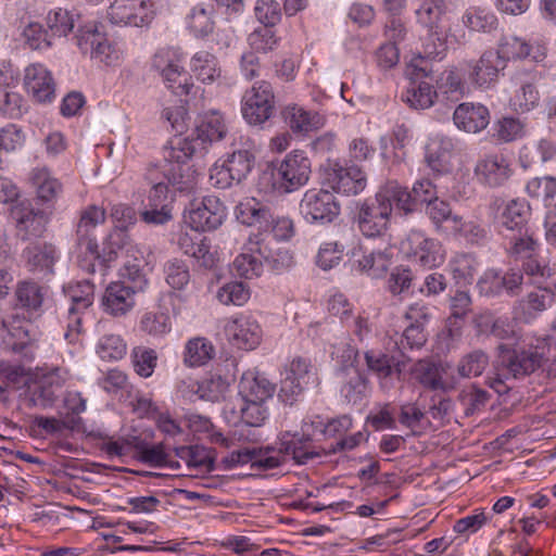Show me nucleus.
Instances as JSON below:
<instances>
[{"instance_id":"nucleus-60","label":"nucleus","mask_w":556,"mask_h":556,"mask_svg":"<svg viewBox=\"0 0 556 556\" xmlns=\"http://www.w3.org/2000/svg\"><path fill=\"white\" fill-rule=\"evenodd\" d=\"M526 191L530 197L541 199L545 206H549L556 197V178L535 177L528 181Z\"/></svg>"},{"instance_id":"nucleus-43","label":"nucleus","mask_w":556,"mask_h":556,"mask_svg":"<svg viewBox=\"0 0 556 556\" xmlns=\"http://www.w3.org/2000/svg\"><path fill=\"white\" fill-rule=\"evenodd\" d=\"M275 392V384L264 375L257 374L254 377H243L240 383V394L247 401L265 402Z\"/></svg>"},{"instance_id":"nucleus-58","label":"nucleus","mask_w":556,"mask_h":556,"mask_svg":"<svg viewBox=\"0 0 556 556\" xmlns=\"http://www.w3.org/2000/svg\"><path fill=\"white\" fill-rule=\"evenodd\" d=\"M489 365V356L482 350H475L464 355L458 365L457 372L463 378L482 375Z\"/></svg>"},{"instance_id":"nucleus-11","label":"nucleus","mask_w":556,"mask_h":556,"mask_svg":"<svg viewBox=\"0 0 556 556\" xmlns=\"http://www.w3.org/2000/svg\"><path fill=\"white\" fill-rule=\"evenodd\" d=\"M460 66L468 71V78L473 87L489 89L496 84L500 73L506 67V60L501 51L490 49L479 60L464 61Z\"/></svg>"},{"instance_id":"nucleus-12","label":"nucleus","mask_w":556,"mask_h":556,"mask_svg":"<svg viewBox=\"0 0 556 556\" xmlns=\"http://www.w3.org/2000/svg\"><path fill=\"white\" fill-rule=\"evenodd\" d=\"M226 217V208L215 195H206L190 202L186 222L195 231H208L218 228Z\"/></svg>"},{"instance_id":"nucleus-51","label":"nucleus","mask_w":556,"mask_h":556,"mask_svg":"<svg viewBox=\"0 0 556 556\" xmlns=\"http://www.w3.org/2000/svg\"><path fill=\"white\" fill-rule=\"evenodd\" d=\"M108 256L104 261H112L118 256V254H125L126 257L140 253V249L135 245L126 229L115 228L108 237L106 247Z\"/></svg>"},{"instance_id":"nucleus-45","label":"nucleus","mask_w":556,"mask_h":556,"mask_svg":"<svg viewBox=\"0 0 556 556\" xmlns=\"http://www.w3.org/2000/svg\"><path fill=\"white\" fill-rule=\"evenodd\" d=\"M426 215L429 217L435 231L440 233H450L454 225V218L458 215L454 214L448 202L439 198L426 206Z\"/></svg>"},{"instance_id":"nucleus-6","label":"nucleus","mask_w":556,"mask_h":556,"mask_svg":"<svg viewBox=\"0 0 556 556\" xmlns=\"http://www.w3.org/2000/svg\"><path fill=\"white\" fill-rule=\"evenodd\" d=\"M182 62V53L173 47L159 49L151 62L152 68L160 74L166 87L179 97L189 94L193 88Z\"/></svg>"},{"instance_id":"nucleus-44","label":"nucleus","mask_w":556,"mask_h":556,"mask_svg":"<svg viewBox=\"0 0 556 556\" xmlns=\"http://www.w3.org/2000/svg\"><path fill=\"white\" fill-rule=\"evenodd\" d=\"M215 355V348L205 338L190 339L185 346L184 363L189 367L205 365Z\"/></svg>"},{"instance_id":"nucleus-31","label":"nucleus","mask_w":556,"mask_h":556,"mask_svg":"<svg viewBox=\"0 0 556 556\" xmlns=\"http://www.w3.org/2000/svg\"><path fill=\"white\" fill-rule=\"evenodd\" d=\"M464 71L463 66L443 71L437 80V98L441 97L450 102H457L464 98L468 90Z\"/></svg>"},{"instance_id":"nucleus-30","label":"nucleus","mask_w":556,"mask_h":556,"mask_svg":"<svg viewBox=\"0 0 556 556\" xmlns=\"http://www.w3.org/2000/svg\"><path fill=\"white\" fill-rule=\"evenodd\" d=\"M240 139V147L235 146L230 153L220 157L237 179V184L248 177L255 163L254 142L250 138L241 137Z\"/></svg>"},{"instance_id":"nucleus-13","label":"nucleus","mask_w":556,"mask_h":556,"mask_svg":"<svg viewBox=\"0 0 556 556\" xmlns=\"http://www.w3.org/2000/svg\"><path fill=\"white\" fill-rule=\"evenodd\" d=\"M273 448V456L280 458L279 466L285 464L289 458L293 459L296 464L305 465L309 460L321 455L320 447L313 443L309 435L302 433H286L283 434Z\"/></svg>"},{"instance_id":"nucleus-52","label":"nucleus","mask_w":556,"mask_h":556,"mask_svg":"<svg viewBox=\"0 0 556 556\" xmlns=\"http://www.w3.org/2000/svg\"><path fill=\"white\" fill-rule=\"evenodd\" d=\"M552 295L547 289H539L529 292L520 302L519 305L527 321L535 318L551 306Z\"/></svg>"},{"instance_id":"nucleus-41","label":"nucleus","mask_w":556,"mask_h":556,"mask_svg":"<svg viewBox=\"0 0 556 556\" xmlns=\"http://www.w3.org/2000/svg\"><path fill=\"white\" fill-rule=\"evenodd\" d=\"M391 264L390 253L384 251H364L362 255L355 260L354 266L358 271L377 278L383 275Z\"/></svg>"},{"instance_id":"nucleus-27","label":"nucleus","mask_w":556,"mask_h":556,"mask_svg":"<svg viewBox=\"0 0 556 556\" xmlns=\"http://www.w3.org/2000/svg\"><path fill=\"white\" fill-rule=\"evenodd\" d=\"M46 296L47 288L39 283L33 280L18 281L14 290V307L29 316H39Z\"/></svg>"},{"instance_id":"nucleus-26","label":"nucleus","mask_w":556,"mask_h":556,"mask_svg":"<svg viewBox=\"0 0 556 556\" xmlns=\"http://www.w3.org/2000/svg\"><path fill=\"white\" fill-rule=\"evenodd\" d=\"M136 287H130L124 281L111 282L103 294L102 305L104 311L115 317L124 316L135 306Z\"/></svg>"},{"instance_id":"nucleus-1","label":"nucleus","mask_w":556,"mask_h":556,"mask_svg":"<svg viewBox=\"0 0 556 556\" xmlns=\"http://www.w3.org/2000/svg\"><path fill=\"white\" fill-rule=\"evenodd\" d=\"M497 350V374L490 379L489 386L498 394L509 390L504 379L523 378L540 369L556 375V343L549 336L529 338L514 348L500 344Z\"/></svg>"},{"instance_id":"nucleus-59","label":"nucleus","mask_w":556,"mask_h":556,"mask_svg":"<svg viewBox=\"0 0 556 556\" xmlns=\"http://www.w3.org/2000/svg\"><path fill=\"white\" fill-rule=\"evenodd\" d=\"M78 15L64 9L52 10L47 15V26L53 36H67L75 27Z\"/></svg>"},{"instance_id":"nucleus-20","label":"nucleus","mask_w":556,"mask_h":556,"mask_svg":"<svg viewBox=\"0 0 556 556\" xmlns=\"http://www.w3.org/2000/svg\"><path fill=\"white\" fill-rule=\"evenodd\" d=\"M250 251L257 252L260 257L273 271L282 273L293 264V257L288 250L278 245L270 235L262 238H250Z\"/></svg>"},{"instance_id":"nucleus-7","label":"nucleus","mask_w":556,"mask_h":556,"mask_svg":"<svg viewBox=\"0 0 556 556\" xmlns=\"http://www.w3.org/2000/svg\"><path fill=\"white\" fill-rule=\"evenodd\" d=\"M75 40L83 53H89L90 58L99 63L117 66L123 61L124 52L121 47L100 33L96 24L79 27Z\"/></svg>"},{"instance_id":"nucleus-56","label":"nucleus","mask_w":556,"mask_h":556,"mask_svg":"<svg viewBox=\"0 0 556 556\" xmlns=\"http://www.w3.org/2000/svg\"><path fill=\"white\" fill-rule=\"evenodd\" d=\"M127 345L119 334L102 336L96 346V352L103 361H118L126 354Z\"/></svg>"},{"instance_id":"nucleus-28","label":"nucleus","mask_w":556,"mask_h":556,"mask_svg":"<svg viewBox=\"0 0 556 556\" xmlns=\"http://www.w3.org/2000/svg\"><path fill=\"white\" fill-rule=\"evenodd\" d=\"M453 121L458 129L477 134L489 125L490 112L480 103L464 102L456 106Z\"/></svg>"},{"instance_id":"nucleus-36","label":"nucleus","mask_w":556,"mask_h":556,"mask_svg":"<svg viewBox=\"0 0 556 556\" xmlns=\"http://www.w3.org/2000/svg\"><path fill=\"white\" fill-rule=\"evenodd\" d=\"M12 217L20 230L28 236H39L43 229V213L35 210L29 201L16 203L11 211Z\"/></svg>"},{"instance_id":"nucleus-14","label":"nucleus","mask_w":556,"mask_h":556,"mask_svg":"<svg viewBox=\"0 0 556 556\" xmlns=\"http://www.w3.org/2000/svg\"><path fill=\"white\" fill-rule=\"evenodd\" d=\"M391 215L389 206L376 194L361 204L356 216L357 227L365 237H381L388 230Z\"/></svg>"},{"instance_id":"nucleus-29","label":"nucleus","mask_w":556,"mask_h":556,"mask_svg":"<svg viewBox=\"0 0 556 556\" xmlns=\"http://www.w3.org/2000/svg\"><path fill=\"white\" fill-rule=\"evenodd\" d=\"M181 251L193 257L198 265L206 269L214 268L219 258L217 250L211 245V242L201 235L191 236L181 233L178 239Z\"/></svg>"},{"instance_id":"nucleus-32","label":"nucleus","mask_w":556,"mask_h":556,"mask_svg":"<svg viewBox=\"0 0 556 556\" xmlns=\"http://www.w3.org/2000/svg\"><path fill=\"white\" fill-rule=\"evenodd\" d=\"M446 11L444 0H422L415 9L416 22L440 39L442 18Z\"/></svg>"},{"instance_id":"nucleus-37","label":"nucleus","mask_w":556,"mask_h":556,"mask_svg":"<svg viewBox=\"0 0 556 556\" xmlns=\"http://www.w3.org/2000/svg\"><path fill=\"white\" fill-rule=\"evenodd\" d=\"M190 70L194 77L203 84H213L222 76V68L215 54L201 50L190 59Z\"/></svg>"},{"instance_id":"nucleus-54","label":"nucleus","mask_w":556,"mask_h":556,"mask_svg":"<svg viewBox=\"0 0 556 556\" xmlns=\"http://www.w3.org/2000/svg\"><path fill=\"white\" fill-rule=\"evenodd\" d=\"M146 178L152 184V187L143 202V207L169 205L168 187L164 180L159 179V167L150 166L147 170Z\"/></svg>"},{"instance_id":"nucleus-23","label":"nucleus","mask_w":556,"mask_h":556,"mask_svg":"<svg viewBox=\"0 0 556 556\" xmlns=\"http://www.w3.org/2000/svg\"><path fill=\"white\" fill-rule=\"evenodd\" d=\"M228 388L229 381L227 378L220 375H211L201 382L193 380L189 382L184 381L179 386V392L184 397L190 401H193L194 396H198L200 400L218 402L224 399Z\"/></svg>"},{"instance_id":"nucleus-62","label":"nucleus","mask_w":556,"mask_h":556,"mask_svg":"<svg viewBox=\"0 0 556 556\" xmlns=\"http://www.w3.org/2000/svg\"><path fill=\"white\" fill-rule=\"evenodd\" d=\"M450 233L464 238L470 243H480L486 238V230L475 220H465L460 215L454 218Z\"/></svg>"},{"instance_id":"nucleus-2","label":"nucleus","mask_w":556,"mask_h":556,"mask_svg":"<svg viewBox=\"0 0 556 556\" xmlns=\"http://www.w3.org/2000/svg\"><path fill=\"white\" fill-rule=\"evenodd\" d=\"M195 151L193 140L189 138H175L164 150V161L159 167V175L163 180L174 186L178 191H189L195 184L194 172L189 161Z\"/></svg>"},{"instance_id":"nucleus-22","label":"nucleus","mask_w":556,"mask_h":556,"mask_svg":"<svg viewBox=\"0 0 556 556\" xmlns=\"http://www.w3.org/2000/svg\"><path fill=\"white\" fill-rule=\"evenodd\" d=\"M281 116L288 128L299 136L319 130L326 123L325 117L317 111L307 110L295 103L286 105Z\"/></svg>"},{"instance_id":"nucleus-9","label":"nucleus","mask_w":556,"mask_h":556,"mask_svg":"<svg viewBox=\"0 0 556 556\" xmlns=\"http://www.w3.org/2000/svg\"><path fill=\"white\" fill-rule=\"evenodd\" d=\"M105 210L94 204L81 210L76 227V251L78 257L100 261L99 245L92 231L98 225L105 222Z\"/></svg>"},{"instance_id":"nucleus-40","label":"nucleus","mask_w":556,"mask_h":556,"mask_svg":"<svg viewBox=\"0 0 556 556\" xmlns=\"http://www.w3.org/2000/svg\"><path fill=\"white\" fill-rule=\"evenodd\" d=\"M410 372L413 378L427 389L433 391L448 389L442 379V368L430 361H418L413 365Z\"/></svg>"},{"instance_id":"nucleus-21","label":"nucleus","mask_w":556,"mask_h":556,"mask_svg":"<svg viewBox=\"0 0 556 556\" xmlns=\"http://www.w3.org/2000/svg\"><path fill=\"white\" fill-rule=\"evenodd\" d=\"M273 452L270 446L265 448L243 447L229 453L222 459V464L225 469H233L247 464H251L253 468L274 469L279 467L280 458L273 456Z\"/></svg>"},{"instance_id":"nucleus-24","label":"nucleus","mask_w":556,"mask_h":556,"mask_svg":"<svg viewBox=\"0 0 556 556\" xmlns=\"http://www.w3.org/2000/svg\"><path fill=\"white\" fill-rule=\"evenodd\" d=\"M235 213L239 223L249 227H254L261 231L257 236L258 238H262L265 232H268L274 220V211L271 207L254 198L245 199L240 202L236 206Z\"/></svg>"},{"instance_id":"nucleus-15","label":"nucleus","mask_w":556,"mask_h":556,"mask_svg":"<svg viewBox=\"0 0 556 556\" xmlns=\"http://www.w3.org/2000/svg\"><path fill=\"white\" fill-rule=\"evenodd\" d=\"M224 331L227 340L241 350H253L262 340V328L257 320L244 313L236 314L226 319Z\"/></svg>"},{"instance_id":"nucleus-8","label":"nucleus","mask_w":556,"mask_h":556,"mask_svg":"<svg viewBox=\"0 0 556 556\" xmlns=\"http://www.w3.org/2000/svg\"><path fill=\"white\" fill-rule=\"evenodd\" d=\"M301 216L308 224H330L341 211L334 194L325 189H308L303 194L299 205Z\"/></svg>"},{"instance_id":"nucleus-19","label":"nucleus","mask_w":556,"mask_h":556,"mask_svg":"<svg viewBox=\"0 0 556 556\" xmlns=\"http://www.w3.org/2000/svg\"><path fill=\"white\" fill-rule=\"evenodd\" d=\"M475 174L489 187H500L510 178L511 163L503 153L486 154L477 162Z\"/></svg>"},{"instance_id":"nucleus-10","label":"nucleus","mask_w":556,"mask_h":556,"mask_svg":"<svg viewBox=\"0 0 556 556\" xmlns=\"http://www.w3.org/2000/svg\"><path fill=\"white\" fill-rule=\"evenodd\" d=\"M275 110V96L267 81L255 84L243 97L241 112L250 125L258 126L268 121Z\"/></svg>"},{"instance_id":"nucleus-55","label":"nucleus","mask_w":556,"mask_h":556,"mask_svg":"<svg viewBox=\"0 0 556 556\" xmlns=\"http://www.w3.org/2000/svg\"><path fill=\"white\" fill-rule=\"evenodd\" d=\"M538 250V241L527 231L525 233L520 232L519 236L513 237L506 245V252L508 256L515 261L522 262L536 255Z\"/></svg>"},{"instance_id":"nucleus-53","label":"nucleus","mask_w":556,"mask_h":556,"mask_svg":"<svg viewBox=\"0 0 556 556\" xmlns=\"http://www.w3.org/2000/svg\"><path fill=\"white\" fill-rule=\"evenodd\" d=\"M450 267L454 278L458 282L471 283L478 273L480 264L473 254L459 253L450 261Z\"/></svg>"},{"instance_id":"nucleus-17","label":"nucleus","mask_w":556,"mask_h":556,"mask_svg":"<svg viewBox=\"0 0 556 556\" xmlns=\"http://www.w3.org/2000/svg\"><path fill=\"white\" fill-rule=\"evenodd\" d=\"M325 181L338 193L356 195L366 188L367 177L357 165L344 167L340 163L333 162L325 168Z\"/></svg>"},{"instance_id":"nucleus-46","label":"nucleus","mask_w":556,"mask_h":556,"mask_svg":"<svg viewBox=\"0 0 556 556\" xmlns=\"http://www.w3.org/2000/svg\"><path fill=\"white\" fill-rule=\"evenodd\" d=\"M30 180L41 201H52L62 192L61 182L47 168L33 169Z\"/></svg>"},{"instance_id":"nucleus-42","label":"nucleus","mask_w":556,"mask_h":556,"mask_svg":"<svg viewBox=\"0 0 556 556\" xmlns=\"http://www.w3.org/2000/svg\"><path fill=\"white\" fill-rule=\"evenodd\" d=\"M463 25L471 31L491 33L497 27V17L482 7H469L462 16Z\"/></svg>"},{"instance_id":"nucleus-39","label":"nucleus","mask_w":556,"mask_h":556,"mask_svg":"<svg viewBox=\"0 0 556 556\" xmlns=\"http://www.w3.org/2000/svg\"><path fill=\"white\" fill-rule=\"evenodd\" d=\"M25 254L29 269L39 274H51L59 257L55 247L50 243L27 248Z\"/></svg>"},{"instance_id":"nucleus-3","label":"nucleus","mask_w":556,"mask_h":556,"mask_svg":"<svg viewBox=\"0 0 556 556\" xmlns=\"http://www.w3.org/2000/svg\"><path fill=\"white\" fill-rule=\"evenodd\" d=\"M64 290L70 304L61 313L60 323L64 328V338L70 343H75L83 332L84 316L93 303L94 287L89 281L83 280L70 283Z\"/></svg>"},{"instance_id":"nucleus-18","label":"nucleus","mask_w":556,"mask_h":556,"mask_svg":"<svg viewBox=\"0 0 556 556\" xmlns=\"http://www.w3.org/2000/svg\"><path fill=\"white\" fill-rule=\"evenodd\" d=\"M311 173V160L305 152L300 150L287 154L277 168L281 187L287 192H292L306 185Z\"/></svg>"},{"instance_id":"nucleus-34","label":"nucleus","mask_w":556,"mask_h":556,"mask_svg":"<svg viewBox=\"0 0 556 556\" xmlns=\"http://www.w3.org/2000/svg\"><path fill=\"white\" fill-rule=\"evenodd\" d=\"M377 195L386 205L389 206V211L391 213L393 211V205H395L396 208L402 211L405 215L416 211L413 193L409 192L406 187L401 186L397 181H388L379 189Z\"/></svg>"},{"instance_id":"nucleus-35","label":"nucleus","mask_w":556,"mask_h":556,"mask_svg":"<svg viewBox=\"0 0 556 556\" xmlns=\"http://www.w3.org/2000/svg\"><path fill=\"white\" fill-rule=\"evenodd\" d=\"M228 132V127L224 115L218 111H211L204 114L195 127L194 141L202 143H213L223 140Z\"/></svg>"},{"instance_id":"nucleus-38","label":"nucleus","mask_w":556,"mask_h":556,"mask_svg":"<svg viewBox=\"0 0 556 556\" xmlns=\"http://www.w3.org/2000/svg\"><path fill=\"white\" fill-rule=\"evenodd\" d=\"M531 215L529 203L525 199H514L508 201L500 214V225L511 231L521 232Z\"/></svg>"},{"instance_id":"nucleus-49","label":"nucleus","mask_w":556,"mask_h":556,"mask_svg":"<svg viewBox=\"0 0 556 556\" xmlns=\"http://www.w3.org/2000/svg\"><path fill=\"white\" fill-rule=\"evenodd\" d=\"M434 98H437L435 91L426 81L419 84L410 81L409 86L402 93V100L416 110L430 108L433 104Z\"/></svg>"},{"instance_id":"nucleus-16","label":"nucleus","mask_w":556,"mask_h":556,"mask_svg":"<svg viewBox=\"0 0 556 556\" xmlns=\"http://www.w3.org/2000/svg\"><path fill=\"white\" fill-rule=\"evenodd\" d=\"M106 17L116 26L142 27L152 21L153 12L148 0H113Z\"/></svg>"},{"instance_id":"nucleus-25","label":"nucleus","mask_w":556,"mask_h":556,"mask_svg":"<svg viewBox=\"0 0 556 556\" xmlns=\"http://www.w3.org/2000/svg\"><path fill=\"white\" fill-rule=\"evenodd\" d=\"M24 87L35 101L45 103L54 98V80L51 72L40 63L28 65L24 71Z\"/></svg>"},{"instance_id":"nucleus-63","label":"nucleus","mask_w":556,"mask_h":556,"mask_svg":"<svg viewBox=\"0 0 556 556\" xmlns=\"http://www.w3.org/2000/svg\"><path fill=\"white\" fill-rule=\"evenodd\" d=\"M170 327V318L163 312H147L140 319V329L152 337L166 334Z\"/></svg>"},{"instance_id":"nucleus-5","label":"nucleus","mask_w":556,"mask_h":556,"mask_svg":"<svg viewBox=\"0 0 556 556\" xmlns=\"http://www.w3.org/2000/svg\"><path fill=\"white\" fill-rule=\"evenodd\" d=\"M400 251L406 260L424 268L441 266L446 256L443 244L421 230H410L401 241Z\"/></svg>"},{"instance_id":"nucleus-48","label":"nucleus","mask_w":556,"mask_h":556,"mask_svg":"<svg viewBox=\"0 0 556 556\" xmlns=\"http://www.w3.org/2000/svg\"><path fill=\"white\" fill-rule=\"evenodd\" d=\"M368 380L355 367L346 369V381L341 387V394L349 403H361L368 393Z\"/></svg>"},{"instance_id":"nucleus-50","label":"nucleus","mask_w":556,"mask_h":556,"mask_svg":"<svg viewBox=\"0 0 556 556\" xmlns=\"http://www.w3.org/2000/svg\"><path fill=\"white\" fill-rule=\"evenodd\" d=\"M250 241L244 251L232 262V271L243 278L252 279L261 276L263 271V260L257 252L250 251Z\"/></svg>"},{"instance_id":"nucleus-61","label":"nucleus","mask_w":556,"mask_h":556,"mask_svg":"<svg viewBox=\"0 0 556 556\" xmlns=\"http://www.w3.org/2000/svg\"><path fill=\"white\" fill-rule=\"evenodd\" d=\"M489 399L490 395L488 391L480 389L475 384L463 389L458 395V400L464 407L466 416L473 415L482 409L486 405Z\"/></svg>"},{"instance_id":"nucleus-47","label":"nucleus","mask_w":556,"mask_h":556,"mask_svg":"<svg viewBox=\"0 0 556 556\" xmlns=\"http://www.w3.org/2000/svg\"><path fill=\"white\" fill-rule=\"evenodd\" d=\"M33 428L41 435H55L63 432L65 429H78L81 424L80 417L67 416L63 419L55 417L35 416L33 419Z\"/></svg>"},{"instance_id":"nucleus-57","label":"nucleus","mask_w":556,"mask_h":556,"mask_svg":"<svg viewBox=\"0 0 556 556\" xmlns=\"http://www.w3.org/2000/svg\"><path fill=\"white\" fill-rule=\"evenodd\" d=\"M131 363L134 370L142 378H149L154 372L157 364V354L155 350L147 346H135L131 350Z\"/></svg>"},{"instance_id":"nucleus-64","label":"nucleus","mask_w":556,"mask_h":556,"mask_svg":"<svg viewBox=\"0 0 556 556\" xmlns=\"http://www.w3.org/2000/svg\"><path fill=\"white\" fill-rule=\"evenodd\" d=\"M166 282L175 290L184 289L190 281L188 265L178 258H173L164 265Z\"/></svg>"},{"instance_id":"nucleus-4","label":"nucleus","mask_w":556,"mask_h":556,"mask_svg":"<svg viewBox=\"0 0 556 556\" xmlns=\"http://www.w3.org/2000/svg\"><path fill=\"white\" fill-rule=\"evenodd\" d=\"M103 451L110 458L132 455L141 463L154 468H163L168 462V453L162 443L150 444L137 435L110 438L103 443Z\"/></svg>"},{"instance_id":"nucleus-33","label":"nucleus","mask_w":556,"mask_h":556,"mask_svg":"<svg viewBox=\"0 0 556 556\" xmlns=\"http://www.w3.org/2000/svg\"><path fill=\"white\" fill-rule=\"evenodd\" d=\"M453 148V141L447 137L435 136L431 138L426 147L425 159L428 166L439 174L448 172Z\"/></svg>"}]
</instances>
